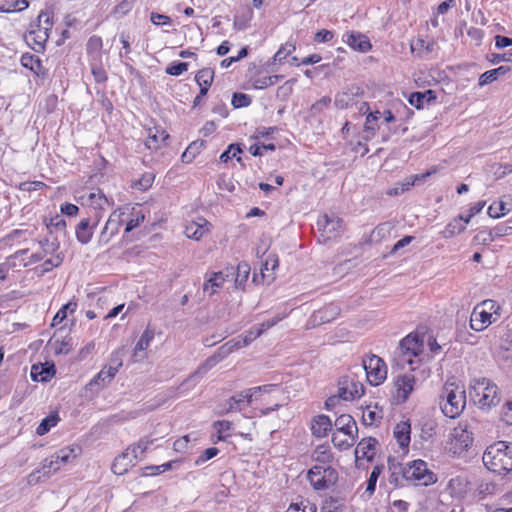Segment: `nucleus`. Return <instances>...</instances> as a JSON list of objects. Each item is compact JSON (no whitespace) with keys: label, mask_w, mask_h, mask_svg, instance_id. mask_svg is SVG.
Here are the masks:
<instances>
[{"label":"nucleus","mask_w":512,"mask_h":512,"mask_svg":"<svg viewBox=\"0 0 512 512\" xmlns=\"http://www.w3.org/2000/svg\"><path fill=\"white\" fill-rule=\"evenodd\" d=\"M363 367L368 382L373 386L380 385L387 377V366L385 362L376 355H371L364 359Z\"/></svg>","instance_id":"nucleus-8"},{"label":"nucleus","mask_w":512,"mask_h":512,"mask_svg":"<svg viewBox=\"0 0 512 512\" xmlns=\"http://www.w3.org/2000/svg\"><path fill=\"white\" fill-rule=\"evenodd\" d=\"M430 175H431L430 172H426L423 174L409 176L408 178H406L403 182H401L399 184L400 188H401V192H405V191L409 190L410 187H412L413 185L419 184L421 181H423L426 177H428Z\"/></svg>","instance_id":"nucleus-48"},{"label":"nucleus","mask_w":512,"mask_h":512,"mask_svg":"<svg viewBox=\"0 0 512 512\" xmlns=\"http://www.w3.org/2000/svg\"><path fill=\"white\" fill-rule=\"evenodd\" d=\"M154 181V175L152 173H145L142 175L140 179H138L134 184L133 187L145 191L148 188H150Z\"/></svg>","instance_id":"nucleus-57"},{"label":"nucleus","mask_w":512,"mask_h":512,"mask_svg":"<svg viewBox=\"0 0 512 512\" xmlns=\"http://www.w3.org/2000/svg\"><path fill=\"white\" fill-rule=\"evenodd\" d=\"M317 226L322 232L321 236L328 240L339 235L343 229V220L334 214H324L318 219Z\"/></svg>","instance_id":"nucleus-10"},{"label":"nucleus","mask_w":512,"mask_h":512,"mask_svg":"<svg viewBox=\"0 0 512 512\" xmlns=\"http://www.w3.org/2000/svg\"><path fill=\"white\" fill-rule=\"evenodd\" d=\"M356 95H357V92L353 93V92H349V91H343V92L336 94L335 100H334L335 106L339 109H346V108L352 106L353 104H355V96Z\"/></svg>","instance_id":"nucleus-35"},{"label":"nucleus","mask_w":512,"mask_h":512,"mask_svg":"<svg viewBox=\"0 0 512 512\" xmlns=\"http://www.w3.org/2000/svg\"><path fill=\"white\" fill-rule=\"evenodd\" d=\"M154 336L155 331L148 325L134 347L132 355L134 362L142 361L147 357L145 350L149 347L151 341L154 339Z\"/></svg>","instance_id":"nucleus-16"},{"label":"nucleus","mask_w":512,"mask_h":512,"mask_svg":"<svg viewBox=\"0 0 512 512\" xmlns=\"http://www.w3.org/2000/svg\"><path fill=\"white\" fill-rule=\"evenodd\" d=\"M239 396L242 398L244 408L259 398L254 387L239 392Z\"/></svg>","instance_id":"nucleus-64"},{"label":"nucleus","mask_w":512,"mask_h":512,"mask_svg":"<svg viewBox=\"0 0 512 512\" xmlns=\"http://www.w3.org/2000/svg\"><path fill=\"white\" fill-rule=\"evenodd\" d=\"M29 2L27 0H5L0 6V12L11 13L15 11H22L28 8Z\"/></svg>","instance_id":"nucleus-37"},{"label":"nucleus","mask_w":512,"mask_h":512,"mask_svg":"<svg viewBox=\"0 0 512 512\" xmlns=\"http://www.w3.org/2000/svg\"><path fill=\"white\" fill-rule=\"evenodd\" d=\"M20 61L23 67L30 69L36 74H38L42 68L41 60L37 56L29 53L23 54Z\"/></svg>","instance_id":"nucleus-39"},{"label":"nucleus","mask_w":512,"mask_h":512,"mask_svg":"<svg viewBox=\"0 0 512 512\" xmlns=\"http://www.w3.org/2000/svg\"><path fill=\"white\" fill-rule=\"evenodd\" d=\"M510 71L509 66H500L496 69H492L484 72L479 78V85L484 86L495 81L499 76L505 75Z\"/></svg>","instance_id":"nucleus-33"},{"label":"nucleus","mask_w":512,"mask_h":512,"mask_svg":"<svg viewBox=\"0 0 512 512\" xmlns=\"http://www.w3.org/2000/svg\"><path fill=\"white\" fill-rule=\"evenodd\" d=\"M377 440L372 437L363 438L356 447L355 454L357 458H366L371 460L375 454Z\"/></svg>","instance_id":"nucleus-25"},{"label":"nucleus","mask_w":512,"mask_h":512,"mask_svg":"<svg viewBox=\"0 0 512 512\" xmlns=\"http://www.w3.org/2000/svg\"><path fill=\"white\" fill-rule=\"evenodd\" d=\"M436 99L433 90H426L424 92H414L409 97V103L417 109L424 107L425 103H430Z\"/></svg>","instance_id":"nucleus-30"},{"label":"nucleus","mask_w":512,"mask_h":512,"mask_svg":"<svg viewBox=\"0 0 512 512\" xmlns=\"http://www.w3.org/2000/svg\"><path fill=\"white\" fill-rule=\"evenodd\" d=\"M483 464L493 473L512 471V442L497 441L489 445L482 456Z\"/></svg>","instance_id":"nucleus-1"},{"label":"nucleus","mask_w":512,"mask_h":512,"mask_svg":"<svg viewBox=\"0 0 512 512\" xmlns=\"http://www.w3.org/2000/svg\"><path fill=\"white\" fill-rule=\"evenodd\" d=\"M469 396L482 410H489L500 403L499 389L488 378L473 379L469 385Z\"/></svg>","instance_id":"nucleus-3"},{"label":"nucleus","mask_w":512,"mask_h":512,"mask_svg":"<svg viewBox=\"0 0 512 512\" xmlns=\"http://www.w3.org/2000/svg\"><path fill=\"white\" fill-rule=\"evenodd\" d=\"M115 368H110L109 366H105L89 383V385H98L106 386L111 380L115 377Z\"/></svg>","instance_id":"nucleus-34"},{"label":"nucleus","mask_w":512,"mask_h":512,"mask_svg":"<svg viewBox=\"0 0 512 512\" xmlns=\"http://www.w3.org/2000/svg\"><path fill=\"white\" fill-rule=\"evenodd\" d=\"M343 41L352 49L362 53L368 52L372 48L369 38L360 32H347L343 36Z\"/></svg>","instance_id":"nucleus-15"},{"label":"nucleus","mask_w":512,"mask_h":512,"mask_svg":"<svg viewBox=\"0 0 512 512\" xmlns=\"http://www.w3.org/2000/svg\"><path fill=\"white\" fill-rule=\"evenodd\" d=\"M411 427L408 422L402 421L394 428V436L401 448H407L410 443Z\"/></svg>","instance_id":"nucleus-29"},{"label":"nucleus","mask_w":512,"mask_h":512,"mask_svg":"<svg viewBox=\"0 0 512 512\" xmlns=\"http://www.w3.org/2000/svg\"><path fill=\"white\" fill-rule=\"evenodd\" d=\"M260 335V332L256 330L255 327H252L249 331H247L244 335L240 336L239 339L231 346H228L229 343L223 345L219 348V352L207 358L198 369L192 373L183 383H186L201 378L205 375L211 368H213L218 362H220L227 354L233 351V349H239L249 345L252 341L257 339Z\"/></svg>","instance_id":"nucleus-2"},{"label":"nucleus","mask_w":512,"mask_h":512,"mask_svg":"<svg viewBox=\"0 0 512 512\" xmlns=\"http://www.w3.org/2000/svg\"><path fill=\"white\" fill-rule=\"evenodd\" d=\"M423 350V341L418 335L409 334L403 338L398 346V354L400 361L411 365L413 363L412 357L418 356Z\"/></svg>","instance_id":"nucleus-9"},{"label":"nucleus","mask_w":512,"mask_h":512,"mask_svg":"<svg viewBox=\"0 0 512 512\" xmlns=\"http://www.w3.org/2000/svg\"><path fill=\"white\" fill-rule=\"evenodd\" d=\"M251 104V97L244 93H234L232 96V105L235 108L247 107Z\"/></svg>","instance_id":"nucleus-60"},{"label":"nucleus","mask_w":512,"mask_h":512,"mask_svg":"<svg viewBox=\"0 0 512 512\" xmlns=\"http://www.w3.org/2000/svg\"><path fill=\"white\" fill-rule=\"evenodd\" d=\"M466 405V393L454 382L447 381L443 388L440 407L443 414L449 418H456Z\"/></svg>","instance_id":"nucleus-4"},{"label":"nucleus","mask_w":512,"mask_h":512,"mask_svg":"<svg viewBox=\"0 0 512 512\" xmlns=\"http://www.w3.org/2000/svg\"><path fill=\"white\" fill-rule=\"evenodd\" d=\"M380 419H382V411H377V406H375L374 410L368 406L362 415V420L365 425H372Z\"/></svg>","instance_id":"nucleus-50"},{"label":"nucleus","mask_w":512,"mask_h":512,"mask_svg":"<svg viewBox=\"0 0 512 512\" xmlns=\"http://www.w3.org/2000/svg\"><path fill=\"white\" fill-rule=\"evenodd\" d=\"M404 479L409 482H418L425 486L436 481L435 475L428 469L427 463L420 459L405 465Z\"/></svg>","instance_id":"nucleus-6"},{"label":"nucleus","mask_w":512,"mask_h":512,"mask_svg":"<svg viewBox=\"0 0 512 512\" xmlns=\"http://www.w3.org/2000/svg\"><path fill=\"white\" fill-rule=\"evenodd\" d=\"M394 384L398 399L404 402L408 399L410 393L414 389L415 376L413 374H403L396 378Z\"/></svg>","instance_id":"nucleus-18"},{"label":"nucleus","mask_w":512,"mask_h":512,"mask_svg":"<svg viewBox=\"0 0 512 512\" xmlns=\"http://www.w3.org/2000/svg\"><path fill=\"white\" fill-rule=\"evenodd\" d=\"M382 468L380 466H375L370 473L369 479L367 481V487H366V493H368L369 496H371L375 489H376V483L377 480L381 474Z\"/></svg>","instance_id":"nucleus-53"},{"label":"nucleus","mask_w":512,"mask_h":512,"mask_svg":"<svg viewBox=\"0 0 512 512\" xmlns=\"http://www.w3.org/2000/svg\"><path fill=\"white\" fill-rule=\"evenodd\" d=\"M188 63L186 62H173L166 68V73L172 76H179L187 71Z\"/></svg>","instance_id":"nucleus-62"},{"label":"nucleus","mask_w":512,"mask_h":512,"mask_svg":"<svg viewBox=\"0 0 512 512\" xmlns=\"http://www.w3.org/2000/svg\"><path fill=\"white\" fill-rule=\"evenodd\" d=\"M340 307L330 303L325 307L315 311L312 315L314 323L324 324L334 320L340 314Z\"/></svg>","instance_id":"nucleus-19"},{"label":"nucleus","mask_w":512,"mask_h":512,"mask_svg":"<svg viewBox=\"0 0 512 512\" xmlns=\"http://www.w3.org/2000/svg\"><path fill=\"white\" fill-rule=\"evenodd\" d=\"M209 225L207 220L199 218L185 227V234L188 238L199 240L209 231Z\"/></svg>","instance_id":"nucleus-20"},{"label":"nucleus","mask_w":512,"mask_h":512,"mask_svg":"<svg viewBox=\"0 0 512 512\" xmlns=\"http://www.w3.org/2000/svg\"><path fill=\"white\" fill-rule=\"evenodd\" d=\"M434 49V43L426 41L422 38H418L416 41L412 42L411 50L414 51H426L427 53L432 52Z\"/></svg>","instance_id":"nucleus-58"},{"label":"nucleus","mask_w":512,"mask_h":512,"mask_svg":"<svg viewBox=\"0 0 512 512\" xmlns=\"http://www.w3.org/2000/svg\"><path fill=\"white\" fill-rule=\"evenodd\" d=\"M76 451H80V448L67 446V447H64V448L58 450L50 457H51L54 465L61 467L62 465H65V464L71 462L72 460H74L77 457L78 454L76 453Z\"/></svg>","instance_id":"nucleus-24"},{"label":"nucleus","mask_w":512,"mask_h":512,"mask_svg":"<svg viewBox=\"0 0 512 512\" xmlns=\"http://www.w3.org/2000/svg\"><path fill=\"white\" fill-rule=\"evenodd\" d=\"M60 469V466L54 465L51 457L45 458L41 467L38 470H41L43 477L49 478L53 473L57 472Z\"/></svg>","instance_id":"nucleus-54"},{"label":"nucleus","mask_w":512,"mask_h":512,"mask_svg":"<svg viewBox=\"0 0 512 512\" xmlns=\"http://www.w3.org/2000/svg\"><path fill=\"white\" fill-rule=\"evenodd\" d=\"M253 11L247 8L243 13L234 17L233 26L236 30H244L247 28L249 21L251 20Z\"/></svg>","instance_id":"nucleus-45"},{"label":"nucleus","mask_w":512,"mask_h":512,"mask_svg":"<svg viewBox=\"0 0 512 512\" xmlns=\"http://www.w3.org/2000/svg\"><path fill=\"white\" fill-rule=\"evenodd\" d=\"M124 213H121V212H118V211H113L105 226L103 227L100 235H99V238H98V242L100 245H106L110 242V240L112 239V237L114 235H116L118 232H119V229L122 225V215Z\"/></svg>","instance_id":"nucleus-12"},{"label":"nucleus","mask_w":512,"mask_h":512,"mask_svg":"<svg viewBox=\"0 0 512 512\" xmlns=\"http://www.w3.org/2000/svg\"><path fill=\"white\" fill-rule=\"evenodd\" d=\"M54 373L55 371L53 367L44 368L43 366L33 365L31 368V377L34 381H48Z\"/></svg>","instance_id":"nucleus-36"},{"label":"nucleus","mask_w":512,"mask_h":512,"mask_svg":"<svg viewBox=\"0 0 512 512\" xmlns=\"http://www.w3.org/2000/svg\"><path fill=\"white\" fill-rule=\"evenodd\" d=\"M169 138L168 133L157 127L148 130V136L145 145L148 149L157 150Z\"/></svg>","instance_id":"nucleus-21"},{"label":"nucleus","mask_w":512,"mask_h":512,"mask_svg":"<svg viewBox=\"0 0 512 512\" xmlns=\"http://www.w3.org/2000/svg\"><path fill=\"white\" fill-rule=\"evenodd\" d=\"M60 418L57 414H51L44 418L36 429V433L40 436L49 432V430L56 426Z\"/></svg>","instance_id":"nucleus-42"},{"label":"nucleus","mask_w":512,"mask_h":512,"mask_svg":"<svg viewBox=\"0 0 512 512\" xmlns=\"http://www.w3.org/2000/svg\"><path fill=\"white\" fill-rule=\"evenodd\" d=\"M317 508L309 501L291 503L286 512H316Z\"/></svg>","instance_id":"nucleus-51"},{"label":"nucleus","mask_w":512,"mask_h":512,"mask_svg":"<svg viewBox=\"0 0 512 512\" xmlns=\"http://www.w3.org/2000/svg\"><path fill=\"white\" fill-rule=\"evenodd\" d=\"M335 427L337 431L342 432L350 437H353L354 432L357 433L358 431L356 421L351 415L348 414H341L339 417H337L335 420Z\"/></svg>","instance_id":"nucleus-22"},{"label":"nucleus","mask_w":512,"mask_h":512,"mask_svg":"<svg viewBox=\"0 0 512 512\" xmlns=\"http://www.w3.org/2000/svg\"><path fill=\"white\" fill-rule=\"evenodd\" d=\"M307 478L315 490H325L338 480V473L330 466L315 465L307 474Z\"/></svg>","instance_id":"nucleus-5"},{"label":"nucleus","mask_w":512,"mask_h":512,"mask_svg":"<svg viewBox=\"0 0 512 512\" xmlns=\"http://www.w3.org/2000/svg\"><path fill=\"white\" fill-rule=\"evenodd\" d=\"M250 274V265L246 262H241L237 266V273L235 277V284L237 287L243 285Z\"/></svg>","instance_id":"nucleus-47"},{"label":"nucleus","mask_w":512,"mask_h":512,"mask_svg":"<svg viewBox=\"0 0 512 512\" xmlns=\"http://www.w3.org/2000/svg\"><path fill=\"white\" fill-rule=\"evenodd\" d=\"M351 387L347 384L346 386H340L338 389L339 397L342 400H353L355 398H359L364 393V388L362 385H358L354 383L353 381H350Z\"/></svg>","instance_id":"nucleus-31"},{"label":"nucleus","mask_w":512,"mask_h":512,"mask_svg":"<svg viewBox=\"0 0 512 512\" xmlns=\"http://www.w3.org/2000/svg\"><path fill=\"white\" fill-rule=\"evenodd\" d=\"M204 142L203 141H194L192 142L186 150L183 152L181 158L183 162L189 163L191 162L195 156L200 152V150L203 148Z\"/></svg>","instance_id":"nucleus-43"},{"label":"nucleus","mask_w":512,"mask_h":512,"mask_svg":"<svg viewBox=\"0 0 512 512\" xmlns=\"http://www.w3.org/2000/svg\"><path fill=\"white\" fill-rule=\"evenodd\" d=\"M509 211H510V209L506 207V203H504L502 201L494 202L488 208V214L492 218H499V217L505 215Z\"/></svg>","instance_id":"nucleus-52"},{"label":"nucleus","mask_w":512,"mask_h":512,"mask_svg":"<svg viewBox=\"0 0 512 512\" xmlns=\"http://www.w3.org/2000/svg\"><path fill=\"white\" fill-rule=\"evenodd\" d=\"M282 77L281 75L255 77L253 79V87L255 89H265L276 84Z\"/></svg>","instance_id":"nucleus-41"},{"label":"nucleus","mask_w":512,"mask_h":512,"mask_svg":"<svg viewBox=\"0 0 512 512\" xmlns=\"http://www.w3.org/2000/svg\"><path fill=\"white\" fill-rule=\"evenodd\" d=\"M88 199L91 205H94L99 209H103L105 204H109L107 197L100 190L97 192H91Z\"/></svg>","instance_id":"nucleus-55"},{"label":"nucleus","mask_w":512,"mask_h":512,"mask_svg":"<svg viewBox=\"0 0 512 512\" xmlns=\"http://www.w3.org/2000/svg\"><path fill=\"white\" fill-rule=\"evenodd\" d=\"M46 226L49 232L52 233L53 229L56 231H65L67 224L60 215H56L55 217L51 218L48 223H46Z\"/></svg>","instance_id":"nucleus-59"},{"label":"nucleus","mask_w":512,"mask_h":512,"mask_svg":"<svg viewBox=\"0 0 512 512\" xmlns=\"http://www.w3.org/2000/svg\"><path fill=\"white\" fill-rule=\"evenodd\" d=\"M382 118V113L380 111L369 112L366 116V121L364 125V136L365 140H370L375 136L376 131L379 128L378 121Z\"/></svg>","instance_id":"nucleus-26"},{"label":"nucleus","mask_w":512,"mask_h":512,"mask_svg":"<svg viewBox=\"0 0 512 512\" xmlns=\"http://www.w3.org/2000/svg\"><path fill=\"white\" fill-rule=\"evenodd\" d=\"M138 459L135 447H128L121 455L116 457L112 463V472L116 475H122L128 471L130 467L135 465Z\"/></svg>","instance_id":"nucleus-13"},{"label":"nucleus","mask_w":512,"mask_h":512,"mask_svg":"<svg viewBox=\"0 0 512 512\" xmlns=\"http://www.w3.org/2000/svg\"><path fill=\"white\" fill-rule=\"evenodd\" d=\"M331 428L332 422L326 415H318L312 421L311 431L312 434L317 438L325 437Z\"/></svg>","instance_id":"nucleus-23"},{"label":"nucleus","mask_w":512,"mask_h":512,"mask_svg":"<svg viewBox=\"0 0 512 512\" xmlns=\"http://www.w3.org/2000/svg\"><path fill=\"white\" fill-rule=\"evenodd\" d=\"M284 318H285L284 314H278V315L274 316L273 318H271L267 321H264L261 324L256 325L254 327L256 328L257 331L260 332V335H261L263 332L272 328L273 326H275L278 322H280Z\"/></svg>","instance_id":"nucleus-61"},{"label":"nucleus","mask_w":512,"mask_h":512,"mask_svg":"<svg viewBox=\"0 0 512 512\" xmlns=\"http://www.w3.org/2000/svg\"><path fill=\"white\" fill-rule=\"evenodd\" d=\"M473 443V433L468 429V425L459 424L453 429L448 450L456 456L467 452Z\"/></svg>","instance_id":"nucleus-7"},{"label":"nucleus","mask_w":512,"mask_h":512,"mask_svg":"<svg viewBox=\"0 0 512 512\" xmlns=\"http://www.w3.org/2000/svg\"><path fill=\"white\" fill-rule=\"evenodd\" d=\"M312 458L316 462L327 464L332 461L333 456L328 446L319 445L313 451Z\"/></svg>","instance_id":"nucleus-38"},{"label":"nucleus","mask_w":512,"mask_h":512,"mask_svg":"<svg viewBox=\"0 0 512 512\" xmlns=\"http://www.w3.org/2000/svg\"><path fill=\"white\" fill-rule=\"evenodd\" d=\"M244 408V404L242 402V398L239 396V393L231 396L223 406V413H230L233 411H241Z\"/></svg>","instance_id":"nucleus-44"},{"label":"nucleus","mask_w":512,"mask_h":512,"mask_svg":"<svg viewBox=\"0 0 512 512\" xmlns=\"http://www.w3.org/2000/svg\"><path fill=\"white\" fill-rule=\"evenodd\" d=\"M405 465L394 463L389 460V471L391 472L389 482L395 486H403Z\"/></svg>","instance_id":"nucleus-32"},{"label":"nucleus","mask_w":512,"mask_h":512,"mask_svg":"<svg viewBox=\"0 0 512 512\" xmlns=\"http://www.w3.org/2000/svg\"><path fill=\"white\" fill-rule=\"evenodd\" d=\"M31 29L25 36V40L28 45H33L32 48L36 52H40L44 49L45 43L49 38V33L41 28L40 24H31Z\"/></svg>","instance_id":"nucleus-14"},{"label":"nucleus","mask_w":512,"mask_h":512,"mask_svg":"<svg viewBox=\"0 0 512 512\" xmlns=\"http://www.w3.org/2000/svg\"><path fill=\"white\" fill-rule=\"evenodd\" d=\"M214 79V71L210 68L199 70L195 76V81L199 86H211Z\"/></svg>","instance_id":"nucleus-46"},{"label":"nucleus","mask_w":512,"mask_h":512,"mask_svg":"<svg viewBox=\"0 0 512 512\" xmlns=\"http://www.w3.org/2000/svg\"><path fill=\"white\" fill-rule=\"evenodd\" d=\"M240 153H242V149L238 144H230L228 149L220 155V160L221 162H227Z\"/></svg>","instance_id":"nucleus-63"},{"label":"nucleus","mask_w":512,"mask_h":512,"mask_svg":"<svg viewBox=\"0 0 512 512\" xmlns=\"http://www.w3.org/2000/svg\"><path fill=\"white\" fill-rule=\"evenodd\" d=\"M157 440V438L145 436L144 438L140 439L137 444L130 445L129 447H135L136 454L139 456L143 455L144 452L148 449L149 445L154 444Z\"/></svg>","instance_id":"nucleus-56"},{"label":"nucleus","mask_w":512,"mask_h":512,"mask_svg":"<svg viewBox=\"0 0 512 512\" xmlns=\"http://www.w3.org/2000/svg\"><path fill=\"white\" fill-rule=\"evenodd\" d=\"M77 308V303L74 301H69L67 304L63 305L62 308L56 313L52 320V326H56L61 323L64 319H66L68 313H73Z\"/></svg>","instance_id":"nucleus-40"},{"label":"nucleus","mask_w":512,"mask_h":512,"mask_svg":"<svg viewBox=\"0 0 512 512\" xmlns=\"http://www.w3.org/2000/svg\"><path fill=\"white\" fill-rule=\"evenodd\" d=\"M494 320H492L491 312L485 311L476 305L470 317V327L475 331H483Z\"/></svg>","instance_id":"nucleus-17"},{"label":"nucleus","mask_w":512,"mask_h":512,"mask_svg":"<svg viewBox=\"0 0 512 512\" xmlns=\"http://www.w3.org/2000/svg\"><path fill=\"white\" fill-rule=\"evenodd\" d=\"M100 221V216L96 213L94 217L82 218L75 229L76 239L83 245L88 244L94 234Z\"/></svg>","instance_id":"nucleus-11"},{"label":"nucleus","mask_w":512,"mask_h":512,"mask_svg":"<svg viewBox=\"0 0 512 512\" xmlns=\"http://www.w3.org/2000/svg\"><path fill=\"white\" fill-rule=\"evenodd\" d=\"M64 330V328H60L49 341L54 347L56 354H68L71 350L72 339L66 337H62V339L59 338V334Z\"/></svg>","instance_id":"nucleus-27"},{"label":"nucleus","mask_w":512,"mask_h":512,"mask_svg":"<svg viewBox=\"0 0 512 512\" xmlns=\"http://www.w3.org/2000/svg\"><path fill=\"white\" fill-rule=\"evenodd\" d=\"M295 49L296 47L292 43L282 45L273 57V64L282 63Z\"/></svg>","instance_id":"nucleus-49"},{"label":"nucleus","mask_w":512,"mask_h":512,"mask_svg":"<svg viewBox=\"0 0 512 512\" xmlns=\"http://www.w3.org/2000/svg\"><path fill=\"white\" fill-rule=\"evenodd\" d=\"M227 277L228 275L224 274L222 271L213 272L203 285L204 292H207L210 295L214 294L217 289L222 287Z\"/></svg>","instance_id":"nucleus-28"}]
</instances>
